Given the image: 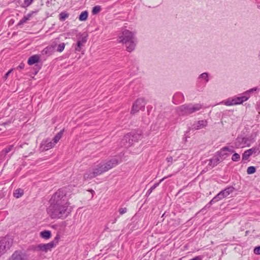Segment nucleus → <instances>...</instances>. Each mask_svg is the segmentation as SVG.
<instances>
[{
	"label": "nucleus",
	"mask_w": 260,
	"mask_h": 260,
	"mask_svg": "<svg viewBox=\"0 0 260 260\" xmlns=\"http://www.w3.org/2000/svg\"><path fill=\"white\" fill-rule=\"evenodd\" d=\"M67 190V187L59 189L50 200V205L47 211L51 218H65L71 212Z\"/></svg>",
	"instance_id": "nucleus-1"
},
{
	"label": "nucleus",
	"mask_w": 260,
	"mask_h": 260,
	"mask_svg": "<svg viewBox=\"0 0 260 260\" xmlns=\"http://www.w3.org/2000/svg\"><path fill=\"white\" fill-rule=\"evenodd\" d=\"M119 164V160L116 158H113L105 163H100L94 168H90L84 174V180H89L108 171L116 167Z\"/></svg>",
	"instance_id": "nucleus-2"
},
{
	"label": "nucleus",
	"mask_w": 260,
	"mask_h": 260,
	"mask_svg": "<svg viewBox=\"0 0 260 260\" xmlns=\"http://www.w3.org/2000/svg\"><path fill=\"white\" fill-rule=\"evenodd\" d=\"M136 32L128 30H124L121 36H119V42L125 45L126 50L128 52L133 51L136 47L137 40L135 37Z\"/></svg>",
	"instance_id": "nucleus-3"
},
{
	"label": "nucleus",
	"mask_w": 260,
	"mask_h": 260,
	"mask_svg": "<svg viewBox=\"0 0 260 260\" xmlns=\"http://www.w3.org/2000/svg\"><path fill=\"white\" fill-rule=\"evenodd\" d=\"M142 138V132L138 129L131 132L125 135L121 140V143L124 145L131 146L134 144V143L138 142Z\"/></svg>",
	"instance_id": "nucleus-4"
},
{
	"label": "nucleus",
	"mask_w": 260,
	"mask_h": 260,
	"mask_svg": "<svg viewBox=\"0 0 260 260\" xmlns=\"http://www.w3.org/2000/svg\"><path fill=\"white\" fill-rule=\"evenodd\" d=\"M202 107L200 104H184L178 107V112L180 115H188L200 110Z\"/></svg>",
	"instance_id": "nucleus-5"
},
{
	"label": "nucleus",
	"mask_w": 260,
	"mask_h": 260,
	"mask_svg": "<svg viewBox=\"0 0 260 260\" xmlns=\"http://www.w3.org/2000/svg\"><path fill=\"white\" fill-rule=\"evenodd\" d=\"M55 245L54 241H52L46 244H39L36 246H32L31 249L35 251H41L43 252H47L50 250Z\"/></svg>",
	"instance_id": "nucleus-6"
},
{
	"label": "nucleus",
	"mask_w": 260,
	"mask_h": 260,
	"mask_svg": "<svg viewBox=\"0 0 260 260\" xmlns=\"http://www.w3.org/2000/svg\"><path fill=\"white\" fill-rule=\"evenodd\" d=\"M255 136L243 137L240 136L236 139V143L239 145H244L245 146H249L254 141Z\"/></svg>",
	"instance_id": "nucleus-7"
},
{
	"label": "nucleus",
	"mask_w": 260,
	"mask_h": 260,
	"mask_svg": "<svg viewBox=\"0 0 260 260\" xmlns=\"http://www.w3.org/2000/svg\"><path fill=\"white\" fill-rule=\"evenodd\" d=\"M145 106V102L144 99H139L133 104L131 113L135 114L140 110H144Z\"/></svg>",
	"instance_id": "nucleus-8"
},
{
	"label": "nucleus",
	"mask_w": 260,
	"mask_h": 260,
	"mask_svg": "<svg viewBox=\"0 0 260 260\" xmlns=\"http://www.w3.org/2000/svg\"><path fill=\"white\" fill-rule=\"evenodd\" d=\"M63 132L64 129L61 130L59 132H58L53 139V142L50 141V140L47 139L44 142V143H43V142L41 143L40 146H43V145H46V146H52V145H55L62 137Z\"/></svg>",
	"instance_id": "nucleus-9"
},
{
	"label": "nucleus",
	"mask_w": 260,
	"mask_h": 260,
	"mask_svg": "<svg viewBox=\"0 0 260 260\" xmlns=\"http://www.w3.org/2000/svg\"><path fill=\"white\" fill-rule=\"evenodd\" d=\"M9 260H27L26 254L20 250L15 251Z\"/></svg>",
	"instance_id": "nucleus-10"
},
{
	"label": "nucleus",
	"mask_w": 260,
	"mask_h": 260,
	"mask_svg": "<svg viewBox=\"0 0 260 260\" xmlns=\"http://www.w3.org/2000/svg\"><path fill=\"white\" fill-rule=\"evenodd\" d=\"M13 244V240L11 238L6 237L0 241V245L5 252L9 249Z\"/></svg>",
	"instance_id": "nucleus-11"
},
{
	"label": "nucleus",
	"mask_w": 260,
	"mask_h": 260,
	"mask_svg": "<svg viewBox=\"0 0 260 260\" xmlns=\"http://www.w3.org/2000/svg\"><path fill=\"white\" fill-rule=\"evenodd\" d=\"M235 188L233 186H229L224 189L220 191L216 196L219 200L228 197L230 193H232Z\"/></svg>",
	"instance_id": "nucleus-12"
},
{
	"label": "nucleus",
	"mask_w": 260,
	"mask_h": 260,
	"mask_svg": "<svg viewBox=\"0 0 260 260\" xmlns=\"http://www.w3.org/2000/svg\"><path fill=\"white\" fill-rule=\"evenodd\" d=\"M228 152H233V151L230 149V147H222L220 151L217 152L216 156H217L220 159H224L228 156Z\"/></svg>",
	"instance_id": "nucleus-13"
},
{
	"label": "nucleus",
	"mask_w": 260,
	"mask_h": 260,
	"mask_svg": "<svg viewBox=\"0 0 260 260\" xmlns=\"http://www.w3.org/2000/svg\"><path fill=\"white\" fill-rule=\"evenodd\" d=\"M256 150L255 147H252L251 149L246 150L242 155V160H247L249 157L253 154L256 152Z\"/></svg>",
	"instance_id": "nucleus-14"
},
{
	"label": "nucleus",
	"mask_w": 260,
	"mask_h": 260,
	"mask_svg": "<svg viewBox=\"0 0 260 260\" xmlns=\"http://www.w3.org/2000/svg\"><path fill=\"white\" fill-rule=\"evenodd\" d=\"M55 46L56 44L46 47L42 50V54L46 56L51 55L54 52Z\"/></svg>",
	"instance_id": "nucleus-15"
},
{
	"label": "nucleus",
	"mask_w": 260,
	"mask_h": 260,
	"mask_svg": "<svg viewBox=\"0 0 260 260\" xmlns=\"http://www.w3.org/2000/svg\"><path fill=\"white\" fill-rule=\"evenodd\" d=\"M249 98V96H246V95L239 97H234L233 98V101H232L234 102V105L241 104L244 102L246 101Z\"/></svg>",
	"instance_id": "nucleus-16"
},
{
	"label": "nucleus",
	"mask_w": 260,
	"mask_h": 260,
	"mask_svg": "<svg viewBox=\"0 0 260 260\" xmlns=\"http://www.w3.org/2000/svg\"><path fill=\"white\" fill-rule=\"evenodd\" d=\"M35 11H31V12L24 16L18 22L17 25L20 26L25 23L32 16L33 14L36 13Z\"/></svg>",
	"instance_id": "nucleus-17"
},
{
	"label": "nucleus",
	"mask_w": 260,
	"mask_h": 260,
	"mask_svg": "<svg viewBox=\"0 0 260 260\" xmlns=\"http://www.w3.org/2000/svg\"><path fill=\"white\" fill-rule=\"evenodd\" d=\"M220 161V158L217 156L215 155L214 157L210 159L208 165L210 167L213 168L216 166Z\"/></svg>",
	"instance_id": "nucleus-18"
},
{
	"label": "nucleus",
	"mask_w": 260,
	"mask_h": 260,
	"mask_svg": "<svg viewBox=\"0 0 260 260\" xmlns=\"http://www.w3.org/2000/svg\"><path fill=\"white\" fill-rule=\"evenodd\" d=\"M40 57L38 55H34L30 56L27 61V63L29 65H32L39 61Z\"/></svg>",
	"instance_id": "nucleus-19"
},
{
	"label": "nucleus",
	"mask_w": 260,
	"mask_h": 260,
	"mask_svg": "<svg viewBox=\"0 0 260 260\" xmlns=\"http://www.w3.org/2000/svg\"><path fill=\"white\" fill-rule=\"evenodd\" d=\"M207 122L206 120H200L196 124L193 125V128L195 129H201L207 125Z\"/></svg>",
	"instance_id": "nucleus-20"
},
{
	"label": "nucleus",
	"mask_w": 260,
	"mask_h": 260,
	"mask_svg": "<svg viewBox=\"0 0 260 260\" xmlns=\"http://www.w3.org/2000/svg\"><path fill=\"white\" fill-rule=\"evenodd\" d=\"M40 236L45 239H48L51 236V233L50 231H43L40 233Z\"/></svg>",
	"instance_id": "nucleus-21"
},
{
	"label": "nucleus",
	"mask_w": 260,
	"mask_h": 260,
	"mask_svg": "<svg viewBox=\"0 0 260 260\" xmlns=\"http://www.w3.org/2000/svg\"><path fill=\"white\" fill-rule=\"evenodd\" d=\"M23 190L20 188L16 189L14 192V196L16 198H19L21 197L23 195Z\"/></svg>",
	"instance_id": "nucleus-22"
},
{
	"label": "nucleus",
	"mask_w": 260,
	"mask_h": 260,
	"mask_svg": "<svg viewBox=\"0 0 260 260\" xmlns=\"http://www.w3.org/2000/svg\"><path fill=\"white\" fill-rule=\"evenodd\" d=\"M88 17V12L87 11L82 12L79 16V19L80 21H85Z\"/></svg>",
	"instance_id": "nucleus-23"
},
{
	"label": "nucleus",
	"mask_w": 260,
	"mask_h": 260,
	"mask_svg": "<svg viewBox=\"0 0 260 260\" xmlns=\"http://www.w3.org/2000/svg\"><path fill=\"white\" fill-rule=\"evenodd\" d=\"M232 101H233V98H229L222 101V103L224 104L226 106L234 105V103Z\"/></svg>",
	"instance_id": "nucleus-24"
},
{
	"label": "nucleus",
	"mask_w": 260,
	"mask_h": 260,
	"mask_svg": "<svg viewBox=\"0 0 260 260\" xmlns=\"http://www.w3.org/2000/svg\"><path fill=\"white\" fill-rule=\"evenodd\" d=\"M69 17V14L66 12H61L59 14V20L60 21H64L66 18Z\"/></svg>",
	"instance_id": "nucleus-25"
},
{
	"label": "nucleus",
	"mask_w": 260,
	"mask_h": 260,
	"mask_svg": "<svg viewBox=\"0 0 260 260\" xmlns=\"http://www.w3.org/2000/svg\"><path fill=\"white\" fill-rule=\"evenodd\" d=\"M256 172V168L253 166L249 167L247 169V173L249 175L254 174Z\"/></svg>",
	"instance_id": "nucleus-26"
},
{
	"label": "nucleus",
	"mask_w": 260,
	"mask_h": 260,
	"mask_svg": "<svg viewBox=\"0 0 260 260\" xmlns=\"http://www.w3.org/2000/svg\"><path fill=\"white\" fill-rule=\"evenodd\" d=\"M159 184V183H155L152 187L149 188L147 193L146 195L149 196L150 194V193L152 192V191L156 187H157Z\"/></svg>",
	"instance_id": "nucleus-27"
},
{
	"label": "nucleus",
	"mask_w": 260,
	"mask_h": 260,
	"mask_svg": "<svg viewBox=\"0 0 260 260\" xmlns=\"http://www.w3.org/2000/svg\"><path fill=\"white\" fill-rule=\"evenodd\" d=\"M209 75L207 73H203L201 74L199 77V79L202 78L205 80L206 82L209 81Z\"/></svg>",
	"instance_id": "nucleus-28"
},
{
	"label": "nucleus",
	"mask_w": 260,
	"mask_h": 260,
	"mask_svg": "<svg viewBox=\"0 0 260 260\" xmlns=\"http://www.w3.org/2000/svg\"><path fill=\"white\" fill-rule=\"evenodd\" d=\"M65 44L64 43H60L59 44L58 46H57V52H61L63 51V50H64V47H65Z\"/></svg>",
	"instance_id": "nucleus-29"
},
{
	"label": "nucleus",
	"mask_w": 260,
	"mask_h": 260,
	"mask_svg": "<svg viewBox=\"0 0 260 260\" xmlns=\"http://www.w3.org/2000/svg\"><path fill=\"white\" fill-rule=\"evenodd\" d=\"M240 156L237 153L233 154L232 157V160L234 161H238L240 160Z\"/></svg>",
	"instance_id": "nucleus-30"
},
{
	"label": "nucleus",
	"mask_w": 260,
	"mask_h": 260,
	"mask_svg": "<svg viewBox=\"0 0 260 260\" xmlns=\"http://www.w3.org/2000/svg\"><path fill=\"white\" fill-rule=\"evenodd\" d=\"M101 10V8L100 6H96L93 8L92 10V13L93 14H98V13H99L100 12Z\"/></svg>",
	"instance_id": "nucleus-31"
},
{
	"label": "nucleus",
	"mask_w": 260,
	"mask_h": 260,
	"mask_svg": "<svg viewBox=\"0 0 260 260\" xmlns=\"http://www.w3.org/2000/svg\"><path fill=\"white\" fill-rule=\"evenodd\" d=\"M32 1L31 0H24L23 4L21 5L22 8H26L29 6L31 3Z\"/></svg>",
	"instance_id": "nucleus-32"
},
{
	"label": "nucleus",
	"mask_w": 260,
	"mask_h": 260,
	"mask_svg": "<svg viewBox=\"0 0 260 260\" xmlns=\"http://www.w3.org/2000/svg\"><path fill=\"white\" fill-rule=\"evenodd\" d=\"M218 201H220L219 200V199L217 198V196H215L210 202L208 204V205H209V206H210V205L214 204L215 203H216V202Z\"/></svg>",
	"instance_id": "nucleus-33"
},
{
	"label": "nucleus",
	"mask_w": 260,
	"mask_h": 260,
	"mask_svg": "<svg viewBox=\"0 0 260 260\" xmlns=\"http://www.w3.org/2000/svg\"><path fill=\"white\" fill-rule=\"evenodd\" d=\"M82 45H83V44H82L81 42L78 41L77 43V46L75 47V50L76 51H78V52L80 51L81 46Z\"/></svg>",
	"instance_id": "nucleus-34"
},
{
	"label": "nucleus",
	"mask_w": 260,
	"mask_h": 260,
	"mask_svg": "<svg viewBox=\"0 0 260 260\" xmlns=\"http://www.w3.org/2000/svg\"><path fill=\"white\" fill-rule=\"evenodd\" d=\"M127 212L126 208H121L119 209V212L120 215H122Z\"/></svg>",
	"instance_id": "nucleus-35"
},
{
	"label": "nucleus",
	"mask_w": 260,
	"mask_h": 260,
	"mask_svg": "<svg viewBox=\"0 0 260 260\" xmlns=\"http://www.w3.org/2000/svg\"><path fill=\"white\" fill-rule=\"evenodd\" d=\"M254 253L256 254H260V246H257L254 249Z\"/></svg>",
	"instance_id": "nucleus-36"
},
{
	"label": "nucleus",
	"mask_w": 260,
	"mask_h": 260,
	"mask_svg": "<svg viewBox=\"0 0 260 260\" xmlns=\"http://www.w3.org/2000/svg\"><path fill=\"white\" fill-rule=\"evenodd\" d=\"M258 89L257 87H254V88H251L248 90H247L246 92H245V94H247L248 93H251V92H253L254 91H256Z\"/></svg>",
	"instance_id": "nucleus-37"
},
{
	"label": "nucleus",
	"mask_w": 260,
	"mask_h": 260,
	"mask_svg": "<svg viewBox=\"0 0 260 260\" xmlns=\"http://www.w3.org/2000/svg\"><path fill=\"white\" fill-rule=\"evenodd\" d=\"M177 97H179V98H182L183 99H184V96L181 93H180V92H178V93H176L173 96V99H175Z\"/></svg>",
	"instance_id": "nucleus-38"
},
{
	"label": "nucleus",
	"mask_w": 260,
	"mask_h": 260,
	"mask_svg": "<svg viewBox=\"0 0 260 260\" xmlns=\"http://www.w3.org/2000/svg\"><path fill=\"white\" fill-rule=\"evenodd\" d=\"M11 150V147H7L5 150H3L2 153H4V155H6L8 153H9Z\"/></svg>",
	"instance_id": "nucleus-39"
},
{
	"label": "nucleus",
	"mask_w": 260,
	"mask_h": 260,
	"mask_svg": "<svg viewBox=\"0 0 260 260\" xmlns=\"http://www.w3.org/2000/svg\"><path fill=\"white\" fill-rule=\"evenodd\" d=\"M190 260H202L201 256H197Z\"/></svg>",
	"instance_id": "nucleus-40"
},
{
	"label": "nucleus",
	"mask_w": 260,
	"mask_h": 260,
	"mask_svg": "<svg viewBox=\"0 0 260 260\" xmlns=\"http://www.w3.org/2000/svg\"><path fill=\"white\" fill-rule=\"evenodd\" d=\"M24 68V64L23 63H21L17 67V69L20 70L23 69Z\"/></svg>",
	"instance_id": "nucleus-41"
},
{
	"label": "nucleus",
	"mask_w": 260,
	"mask_h": 260,
	"mask_svg": "<svg viewBox=\"0 0 260 260\" xmlns=\"http://www.w3.org/2000/svg\"><path fill=\"white\" fill-rule=\"evenodd\" d=\"M87 40H86V38L85 37H83L81 39V40H79V42H81L82 43V44H84L85 43H86Z\"/></svg>",
	"instance_id": "nucleus-42"
},
{
	"label": "nucleus",
	"mask_w": 260,
	"mask_h": 260,
	"mask_svg": "<svg viewBox=\"0 0 260 260\" xmlns=\"http://www.w3.org/2000/svg\"><path fill=\"white\" fill-rule=\"evenodd\" d=\"M171 176H172V175H169V176H168L164 177V178H162L161 179H160V180H159V182L158 183H161V182L162 181H163L164 180H165L166 179H167V178H168V177H171Z\"/></svg>",
	"instance_id": "nucleus-43"
},
{
	"label": "nucleus",
	"mask_w": 260,
	"mask_h": 260,
	"mask_svg": "<svg viewBox=\"0 0 260 260\" xmlns=\"http://www.w3.org/2000/svg\"><path fill=\"white\" fill-rule=\"evenodd\" d=\"M12 70H9L5 75V78H7L8 76L9 75V74L11 73V72H12Z\"/></svg>",
	"instance_id": "nucleus-44"
},
{
	"label": "nucleus",
	"mask_w": 260,
	"mask_h": 260,
	"mask_svg": "<svg viewBox=\"0 0 260 260\" xmlns=\"http://www.w3.org/2000/svg\"><path fill=\"white\" fill-rule=\"evenodd\" d=\"M167 160L168 162H172L173 160V158L172 157L170 156L169 157H167Z\"/></svg>",
	"instance_id": "nucleus-45"
},
{
	"label": "nucleus",
	"mask_w": 260,
	"mask_h": 260,
	"mask_svg": "<svg viewBox=\"0 0 260 260\" xmlns=\"http://www.w3.org/2000/svg\"><path fill=\"white\" fill-rule=\"evenodd\" d=\"M117 221V218H115L113 221H112V223H114L116 222V221Z\"/></svg>",
	"instance_id": "nucleus-46"
},
{
	"label": "nucleus",
	"mask_w": 260,
	"mask_h": 260,
	"mask_svg": "<svg viewBox=\"0 0 260 260\" xmlns=\"http://www.w3.org/2000/svg\"><path fill=\"white\" fill-rule=\"evenodd\" d=\"M89 191H90V192H91L92 194H93V193H94V190H93L92 189H90V190H89Z\"/></svg>",
	"instance_id": "nucleus-47"
},
{
	"label": "nucleus",
	"mask_w": 260,
	"mask_h": 260,
	"mask_svg": "<svg viewBox=\"0 0 260 260\" xmlns=\"http://www.w3.org/2000/svg\"><path fill=\"white\" fill-rule=\"evenodd\" d=\"M59 238V236H57L56 237H55V240H57Z\"/></svg>",
	"instance_id": "nucleus-48"
},
{
	"label": "nucleus",
	"mask_w": 260,
	"mask_h": 260,
	"mask_svg": "<svg viewBox=\"0 0 260 260\" xmlns=\"http://www.w3.org/2000/svg\"><path fill=\"white\" fill-rule=\"evenodd\" d=\"M31 1L33 2L34 0H31Z\"/></svg>",
	"instance_id": "nucleus-49"
}]
</instances>
